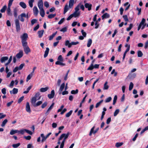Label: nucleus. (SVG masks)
I'll use <instances>...</instances> for the list:
<instances>
[{
    "label": "nucleus",
    "instance_id": "412c9836",
    "mask_svg": "<svg viewBox=\"0 0 148 148\" xmlns=\"http://www.w3.org/2000/svg\"><path fill=\"white\" fill-rule=\"evenodd\" d=\"M49 49L48 47L46 48V50L45 52V53L44 56V57L45 58H46L47 56L49 53Z\"/></svg>",
    "mask_w": 148,
    "mask_h": 148
},
{
    "label": "nucleus",
    "instance_id": "f3484780",
    "mask_svg": "<svg viewBox=\"0 0 148 148\" xmlns=\"http://www.w3.org/2000/svg\"><path fill=\"white\" fill-rule=\"evenodd\" d=\"M54 105V103H53L47 109L45 114L47 115L49 113V112L53 108V106Z\"/></svg>",
    "mask_w": 148,
    "mask_h": 148
},
{
    "label": "nucleus",
    "instance_id": "052dcab7",
    "mask_svg": "<svg viewBox=\"0 0 148 148\" xmlns=\"http://www.w3.org/2000/svg\"><path fill=\"white\" fill-rule=\"evenodd\" d=\"M123 17L125 21L127 22L128 21V17L127 15H123Z\"/></svg>",
    "mask_w": 148,
    "mask_h": 148
},
{
    "label": "nucleus",
    "instance_id": "5701e85b",
    "mask_svg": "<svg viewBox=\"0 0 148 148\" xmlns=\"http://www.w3.org/2000/svg\"><path fill=\"white\" fill-rule=\"evenodd\" d=\"M74 0H70L69 2V6L71 8L72 7L74 3Z\"/></svg>",
    "mask_w": 148,
    "mask_h": 148
},
{
    "label": "nucleus",
    "instance_id": "bb28decb",
    "mask_svg": "<svg viewBox=\"0 0 148 148\" xmlns=\"http://www.w3.org/2000/svg\"><path fill=\"white\" fill-rule=\"evenodd\" d=\"M62 61H57L56 62L55 64L57 65H59L63 66H65V64L62 63Z\"/></svg>",
    "mask_w": 148,
    "mask_h": 148
},
{
    "label": "nucleus",
    "instance_id": "4d7b16f0",
    "mask_svg": "<svg viewBox=\"0 0 148 148\" xmlns=\"http://www.w3.org/2000/svg\"><path fill=\"white\" fill-rule=\"evenodd\" d=\"M93 69V65H92V64H91L87 69L88 70H92Z\"/></svg>",
    "mask_w": 148,
    "mask_h": 148
},
{
    "label": "nucleus",
    "instance_id": "9b49d317",
    "mask_svg": "<svg viewBox=\"0 0 148 148\" xmlns=\"http://www.w3.org/2000/svg\"><path fill=\"white\" fill-rule=\"evenodd\" d=\"M23 55V51H19V53L16 55V57L18 58H20L22 57Z\"/></svg>",
    "mask_w": 148,
    "mask_h": 148
},
{
    "label": "nucleus",
    "instance_id": "3c124183",
    "mask_svg": "<svg viewBox=\"0 0 148 148\" xmlns=\"http://www.w3.org/2000/svg\"><path fill=\"white\" fill-rule=\"evenodd\" d=\"M123 144V143H116L115 146L117 147H119L122 146Z\"/></svg>",
    "mask_w": 148,
    "mask_h": 148
},
{
    "label": "nucleus",
    "instance_id": "473e14b6",
    "mask_svg": "<svg viewBox=\"0 0 148 148\" xmlns=\"http://www.w3.org/2000/svg\"><path fill=\"white\" fill-rule=\"evenodd\" d=\"M109 15L106 13L104 14L102 16V19H103L104 18H109Z\"/></svg>",
    "mask_w": 148,
    "mask_h": 148
},
{
    "label": "nucleus",
    "instance_id": "f257e3e1",
    "mask_svg": "<svg viewBox=\"0 0 148 148\" xmlns=\"http://www.w3.org/2000/svg\"><path fill=\"white\" fill-rule=\"evenodd\" d=\"M69 135V133L68 132L67 134H63L60 136L58 142V144H60L61 142L60 140L64 138V139L61 143L60 148H63L64 146V143L66 139L68 138Z\"/></svg>",
    "mask_w": 148,
    "mask_h": 148
},
{
    "label": "nucleus",
    "instance_id": "774afa93",
    "mask_svg": "<svg viewBox=\"0 0 148 148\" xmlns=\"http://www.w3.org/2000/svg\"><path fill=\"white\" fill-rule=\"evenodd\" d=\"M148 40L146 41L145 42V46H144V48L145 49H146L148 48Z\"/></svg>",
    "mask_w": 148,
    "mask_h": 148
},
{
    "label": "nucleus",
    "instance_id": "20e7f679",
    "mask_svg": "<svg viewBox=\"0 0 148 148\" xmlns=\"http://www.w3.org/2000/svg\"><path fill=\"white\" fill-rule=\"evenodd\" d=\"M24 51L25 53L27 54L30 52V49L27 45V43L24 44L22 45Z\"/></svg>",
    "mask_w": 148,
    "mask_h": 148
},
{
    "label": "nucleus",
    "instance_id": "a19ab883",
    "mask_svg": "<svg viewBox=\"0 0 148 148\" xmlns=\"http://www.w3.org/2000/svg\"><path fill=\"white\" fill-rule=\"evenodd\" d=\"M134 86V84L132 82H131L130 83L129 86V90L130 91L133 88Z\"/></svg>",
    "mask_w": 148,
    "mask_h": 148
},
{
    "label": "nucleus",
    "instance_id": "09e8293b",
    "mask_svg": "<svg viewBox=\"0 0 148 148\" xmlns=\"http://www.w3.org/2000/svg\"><path fill=\"white\" fill-rule=\"evenodd\" d=\"M32 88V86L29 87L27 89V90L24 91L23 93L24 94L27 93L29 91V90Z\"/></svg>",
    "mask_w": 148,
    "mask_h": 148
},
{
    "label": "nucleus",
    "instance_id": "680f3d73",
    "mask_svg": "<svg viewBox=\"0 0 148 148\" xmlns=\"http://www.w3.org/2000/svg\"><path fill=\"white\" fill-rule=\"evenodd\" d=\"M44 6L46 7L47 8H48L49 6V4L48 2L47 1H45L44 3Z\"/></svg>",
    "mask_w": 148,
    "mask_h": 148
},
{
    "label": "nucleus",
    "instance_id": "cd10ccee",
    "mask_svg": "<svg viewBox=\"0 0 148 148\" xmlns=\"http://www.w3.org/2000/svg\"><path fill=\"white\" fill-rule=\"evenodd\" d=\"M48 87H46L45 88H42L40 89V91L41 92H44L47 91L48 89Z\"/></svg>",
    "mask_w": 148,
    "mask_h": 148
},
{
    "label": "nucleus",
    "instance_id": "5fc2aeb1",
    "mask_svg": "<svg viewBox=\"0 0 148 148\" xmlns=\"http://www.w3.org/2000/svg\"><path fill=\"white\" fill-rule=\"evenodd\" d=\"M117 99V96L116 95L114 96V98L113 103V105H114L115 104L116 102Z\"/></svg>",
    "mask_w": 148,
    "mask_h": 148
},
{
    "label": "nucleus",
    "instance_id": "603ef678",
    "mask_svg": "<svg viewBox=\"0 0 148 148\" xmlns=\"http://www.w3.org/2000/svg\"><path fill=\"white\" fill-rule=\"evenodd\" d=\"M56 14H50L48 16V17L49 18H54L56 16Z\"/></svg>",
    "mask_w": 148,
    "mask_h": 148
},
{
    "label": "nucleus",
    "instance_id": "4be33fe9",
    "mask_svg": "<svg viewBox=\"0 0 148 148\" xmlns=\"http://www.w3.org/2000/svg\"><path fill=\"white\" fill-rule=\"evenodd\" d=\"M40 95V93L38 92L36 93L34 97L37 99L39 100L40 99L41 97Z\"/></svg>",
    "mask_w": 148,
    "mask_h": 148
},
{
    "label": "nucleus",
    "instance_id": "ddd939ff",
    "mask_svg": "<svg viewBox=\"0 0 148 148\" xmlns=\"http://www.w3.org/2000/svg\"><path fill=\"white\" fill-rule=\"evenodd\" d=\"M65 86V83H63L60 86L59 90V94H60L62 92V91L63 90Z\"/></svg>",
    "mask_w": 148,
    "mask_h": 148
},
{
    "label": "nucleus",
    "instance_id": "dca6fc26",
    "mask_svg": "<svg viewBox=\"0 0 148 148\" xmlns=\"http://www.w3.org/2000/svg\"><path fill=\"white\" fill-rule=\"evenodd\" d=\"M85 6L86 8H88V10H90L91 9L92 5L91 4L86 3L85 4Z\"/></svg>",
    "mask_w": 148,
    "mask_h": 148
},
{
    "label": "nucleus",
    "instance_id": "58836bf2",
    "mask_svg": "<svg viewBox=\"0 0 148 148\" xmlns=\"http://www.w3.org/2000/svg\"><path fill=\"white\" fill-rule=\"evenodd\" d=\"M34 2V0H29V4L31 8H32L33 6V3Z\"/></svg>",
    "mask_w": 148,
    "mask_h": 148
},
{
    "label": "nucleus",
    "instance_id": "79ce46f5",
    "mask_svg": "<svg viewBox=\"0 0 148 148\" xmlns=\"http://www.w3.org/2000/svg\"><path fill=\"white\" fill-rule=\"evenodd\" d=\"M73 112V110H70L69 112L67 113L66 114V117H69L72 114Z\"/></svg>",
    "mask_w": 148,
    "mask_h": 148
},
{
    "label": "nucleus",
    "instance_id": "6e6552de",
    "mask_svg": "<svg viewBox=\"0 0 148 148\" xmlns=\"http://www.w3.org/2000/svg\"><path fill=\"white\" fill-rule=\"evenodd\" d=\"M26 110L27 112L29 113H31V111L30 109L29 103L28 102H27L26 103Z\"/></svg>",
    "mask_w": 148,
    "mask_h": 148
},
{
    "label": "nucleus",
    "instance_id": "9d476101",
    "mask_svg": "<svg viewBox=\"0 0 148 148\" xmlns=\"http://www.w3.org/2000/svg\"><path fill=\"white\" fill-rule=\"evenodd\" d=\"M33 11L34 15L36 16H37L38 13V10L36 6H35L34 7Z\"/></svg>",
    "mask_w": 148,
    "mask_h": 148
},
{
    "label": "nucleus",
    "instance_id": "49530a36",
    "mask_svg": "<svg viewBox=\"0 0 148 148\" xmlns=\"http://www.w3.org/2000/svg\"><path fill=\"white\" fill-rule=\"evenodd\" d=\"M138 57H141L143 55V53L140 51H138Z\"/></svg>",
    "mask_w": 148,
    "mask_h": 148
},
{
    "label": "nucleus",
    "instance_id": "aec40b11",
    "mask_svg": "<svg viewBox=\"0 0 148 148\" xmlns=\"http://www.w3.org/2000/svg\"><path fill=\"white\" fill-rule=\"evenodd\" d=\"M18 89L14 88L12 91H10V92L11 94H15L18 92Z\"/></svg>",
    "mask_w": 148,
    "mask_h": 148
},
{
    "label": "nucleus",
    "instance_id": "e433bc0d",
    "mask_svg": "<svg viewBox=\"0 0 148 148\" xmlns=\"http://www.w3.org/2000/svg\"><path fill=\"white\" fill-rule=\"evenodd\" d=\"M108 82H105L104 84V87L103 89L104 90H107L109 86L107 85Z\"/></svg>",
    "mask_w": 148,
    "mask_h": 148
},
{
    "label": "nucleus",
    "instance_id": "0eeeda50",
    "mask_svg": "<svg viewBox=\"0 0 148 148\" xmlns=\"http://www.w3.org/2000/svg\"><path fill=\"white\" fill-rule=\"evenodd\" d=\"M38 6L39 9L43 8V3L42 0H39Z\"/></svg>",
    "mask_w": 148,
    "mask_h": 148
},
{
    "label": "nucleus",
    "instance_id": "69168bd1",
    "mask_svg": "<svg viewBox=\"0 0 148 148\" xmlns=\"http://www.w3.org/2000/svg\"><path fill=\"white\" fill-rule=\"evenodd\" d=\"M81 32L84 37H85L86 36V32H84V30H82L81 31Z\"/></svg>",
    "mask_w": 148,
    "mask_h": 148
},
{
    "label": "nucleus",
    "instance_id": "f8f14e48",
    "mask_svg": "<svg viewBox=\"0 0 148 148\" xmlns=\"http://www.w3.org/2000/svg\"><path fill=\"white\" fill-rule=\"evenodd\" d=\"M39 9L40 15L42 17H44L45 15V12L43 8Z\"/></svg>",
    "mask_w": 148,
    "mask_h": 148
},
{
    "label": "nucleus",
    "instance_id": "864d4df0",
    "mask_svg": "<svg viewBox=\"0 0 148 148\" xmlns=\"http://www.w3.org/2000/svg\"><path fill=\"white\" fill-rule=\"evenodd\" d=\"M37 20L36 19H33L31 21V25H33L37 22Z\"/></svg>",
    "mask_w": 148,
    "mask_h": 148
},
{
    "label": "nucleus",
    "instance_id": "f704fd0d",
    "mask_svg": "<svg viewBox=\"0 0 148 148\" xmlns=\"http://www.w3.org/2000/svg\"><path fill=\"white\" fill-rule=\"evenodd\" d=\"M42 103V101H39L36 103L34 106L36 107L38 106L41 105Z\"/></svg>",
    "mask_w": 148,
    "mask_h": 148
},
{
    "label": "nucleus",
    "instance_id": "0e129e2a",
    "mask_svg": "<svg viewBox=\"0 0 148 148\" xmlns=\"http://www.w3.org/2000/svg\"><path fill=\"white\" fill-rule=\"evenodd\" d=\"M133 25L132 24H130V25L129 27H128L127 28V31H130L132 28V27Z\"/></svg>",
    "mask_w": 148,
    "mask_h": 148
},
{
    "label": "nucleus",
    "instance_id": "ea45409f",
    "mask_svg": "<svg viewBox=\"0 0 148 148\" xmlns=\"http://www.w3.org/2000/svg\"><path fill=\"white\" fill-rule=\"evenodd\" d=\"M33 75V74L30 73L28 75L26 79V81L27 82L31 79V77H32Z\"/></svg>",
    "mask_w": 148,
    "mask_h": 148
},
{
    "label": "nucleus",
    "instance_id": "1a4fd4ad",
    "mask_svg": "<svg viewBox=\"0 0 148 148\" xmlns=\"http://www.w3.org/2000/svg\"><path fill=\"white\" fill-rule=\"evenodd\" d=\"M55 95V91L54 90H52L51 92V94H49L48 95V97L50 99L53 98Z\"/></svg>",
    "mask_w": 148,
    "mask_h": 148
},
{
    "label": "nucleus",
    "instance_id": "b1692460",
    "mask_svg": "<svg viewBox=\"0 0 148 148\" xmlns=\"http://www.w3.org/2000/svg\"><path fill=\"white\" fill-rule=\"evenodd\" d=\"M8 57H3L1 58V63H3L8 60Z\"/></svg>",
    "mask_w": 148,
    "mask_h": 148
},
{
    "label": "nucleus",
    "instance_id": "393cba45",
    "mask_svg": "<svg viewBox=\"0 0 148 148\" xmlns=\"http://www.w3.org/2000/svg\"><path fill=\"white\" fill-rule=\"evenodd\" d=\"M43 30H41L38 32V37L39 38H41L43 34Z\"/></svg>",
    "mask_w": 148,
    "mask_h": 148
},
{
    "label": "nucleus",
    "instance_id": "6ab92c4d",
    "mask_svg": "<svg viewBox=\"0 0 148 148\" xmlns=\"http://www.w3.org/2000/svg\"><path fill=\"white\" fill-rule=\"evenodd\" d=\"M145 21V19L144 18H143L141 22L140 23V25H143V27H142V28H141V29H143L145 26V25L144 24Z\"/></svg>",
    "mask_w": 148,
    "mask_h": 148
},
{
    "label": "nucleus",
    "instance_id": "39448f33",
    "mask_svg": "<svg viewBox=\"0 0 148 148\" xmlns=\"http://www.w3.org/2000/svg\"><path fill=\"white\" fill-rule=\"evenodd\" d=\"M15 24L16 25V31L18 32L20 29V25L19 20L17 19H16L15 20Z\"/></svg>",
    "mask_w": 148,
    "mask_h": 148
},
{
    "label": "nucleus",
    "instance_id": "423d86ee",
    "mask_svg": "<svg viewBox=\"0 0 148 148\" xmlns=\"http://www.w3.org/2000/svg\"><path fill=\"white\" fill-rule=\"evenodd\" d=\"M18 18L21 21L24 22L25 20L24 18H25V13H22L21 14L18 16Z\"/></svg>",
    "mask_w": 148,
    "mask_h": 148
},
{
    "label": "nucleus",
    "instance_id": "8fccbe9b",
    "mask_svg": "<svg viewBox=\"0 0 148 148\" xmlns=\"http://www.w3.org/2000/svg\"><path fill=\"white\" fill-rule=\"evenodd\" d=\"M103 100H101L99 102H98L96 104L95 107L97 108L103 102Z\"/></svg>",
    "mask_w": 148,
    "mask_h": 148
},
{
    "label": "nucleus",
    "instance_id": "338daca9",
    "mask_svg": "<svg viewBox=\"0 0 148 148\" xmlns=\"http://www.w3.org/2000/svg\"><path fill=\"white\" fill-rule=\"evenodd\" d=\"M25 65L24 64H21L19 66H18V68L19 69V70H21L23 68V66Z\"/></svg>",
    "mask_w": 148,
    "mask_h": 148
},
{
    "label": "nucleus",
    "instance_id": "c03bdc74",
    "mask_svg": "<svg viewBox=\"0 0 148 148\" xmlns=\"http://www.w3.org/2000/svg\"><path fill=\"white\" fill-rule=\"evenodd\" d=\"M8 122V120L7 119H5L3 122L1 126L2 127H4L7 123Z\"/></svg>",
    "mask_w": 148,
    "mask_h": 148
},
{
    "label": "nucleus",
    "instance_id": "a211bd4d",
    "mask_svg": "<svg viewBox=\"0 0 148 148\" xmlns=\"http://www.w3.org/2000/svg\"><path fill=\"white\" fill-rule=\"evenodd\" d=\"M69 6H68L67 4L65 5L63 13L64 14H65L67 12L69 9Z\"/></svg>",
    "mask_w": 148,
    "mask_h": 148
},
{
    "label": "nucleus",
    "instance_id": "c756f323",
    "mask_svg": "<svg viewBox=\"0 0 148 148\" xmlns=\"http://www.w3.org/2000/svg\"><path fill=\"white\" fill-rule=\"evenodd\" d=\"M92 42V41L91 39H89L88 40L87 43V47H90Z\"/></svg>",
    "mask_w": 148,
    "mask_h": 148
},
{
    "label": "nucleus",
    "instance_id": "a878e982",
    "mask_svg": "<svg viewBox=\"0 0 148 148\" xmlns=\"http://www.w3.org/2000/svg\"><path fill=\"white\" fill-rule=\"evenodd\" d=\"M16 133H18V130H11L10 132V134L11 135H13L14 134Z\"/></svg>",
    "mask_w": 148,
    "mask_h": 148
},
{
    "label": "nucleus",
    "instance_id": "72a5a7b5",
    "mask_svg": "<svg viewBox=\"0 0 148 148\" xmlns=\"http://www.w3.org/2000/svg\"><path fill=\"white\" fill-rule=\"evenodd\" d=\"M57 33V32H56L55 33L51 35L49 37V40H51L53 39V37L55 36Z\"/></svg>",
    "mask_w": 148,
    "mask_h": 148
},
{
    "label": "nucleus",
    "instance_id": "7ed1b4c3",
    "mask_svg": "<svg viewBox=\"0 0 148 148\" xmlns=\"http://www.w3.org/2000/svg\"><path fill=\"white\" fill-rule=\"evenodd\" d=\"M28 37L27 34L26 33L24 34L21 36L22 45L27 43L26 40Z\"/></svg>",
    "mask_w": 148,
    "mask_h": 148
},
{
    "label": "nucleus",
    "instance_id": "de8ad7c7",
    "mask_svg": "<svg viewBox=\"0 0 148 148\" xmlns=\"http://www.w3.org/2000/svg\"><path fill=\"white\" fill-rule=\"evenodd\" d=\"M47 105V101L44 102L41 106V108H44Z\"/></svg>",
    "mask_w": 148,
    "mask_h": 148
},
{
    "label": "nucleus",
    "instance_id": "e2e57ef3",
    "mask_svg": "<svg viewBox=\"0 0 148 148\" xmlns=\"http://www.w3.org/2000/svg\"><path fill=\"white\" fill-rule=\"evenodd\" d=\"M112 100V98L111 97H109L106 99L105 100V102L106 103L109 102Z\"/></svg>",
    "mask_w": 148,
    "mask_h": 148
},
{
    "label": "nucleus",
    "instance_id": "37998d69",
    "mask_svg": "<svg viewBox=\"0 0 148 148\" xmlns=\"http://www.w3.org/2000/svg\"><path fill=\"white\" fill-rule=\"evenodd\" d=\"M20 145L21 144L20 143H18L16 144H13L12 145V147L14 148H17L19 147Z\"/></svg>",
    "mask_w": 148,
    "mask_h": 148
},
{
    "label": "nucleus",
    "instance_id": "bf43d9fd",
    "mask_svg": "<svg viewBox=\"0 0 148 148\" xmlns=\"http://www.w3.org/2000/svg\"><path fill=\"white\" fill-rule=\"evenodd\" d=\"M58 61H63V60L61 55H59L58 58Z\"/></svg>",
    "mask_w": 148,
    "mask_h": 148
},
{
    "label": "nucleus",
    "instance_id": "4c0bfd02",
    "mask_svg": "<svg viewBox=\"0 0 148 148\" xmlns=\"http://www.w3.org/2000/svg\"><path fill=\"white\" fill-rule=\"evenodd\" d=\"M26 132V129H22L20 130H18L19 133L21 134H24Z\"/></svg>",
    "mask_w": 148,
    "mask_h": 148
},
{
    "label": "nucleus",
    "instance_id": "c85d7f7f",
    "mask_svg": "<svg viewBox=\"0 0 148 148\" xmlns=\"http://www.w3.org/2000/svg\"><path fill=\"white\" fill-rule=\"evenodd\" d=\"M19 5L24 9L26 7L25 3L23 2H20L19 3Z\"/></svg>",
    "mask_w": 148,
    "mask_h": 148
},
{
    "label": "nucleus",
    "instance_id": "2f4dec72",
    "mask_svg": "<svg viewBox=\"0 0 148 148\" xmlns=\"http://www.w3.org/2000/svg\"><path fill=\"white\" fill-rule=\"evenodd\" d=\"M65 45L66 46H68L69 48L71 47V42H70L68 40H66L65 41Z\"/></svg>",
    "mask_w": 148,
    "mask_h": 148
},
{
    "label": "nucleus",
    "instance_id": "f03ea898",
    "mask_svg": "<svg viewBox=\"0 0 148 148\" xmlns=\"http://www.w3.org/2000/svg\"><path fill=\"white\" fill-rule=\"evenodd\" d=\"M79 5H77L75 8V11L72 14L74 17H76L80 15V12L79 11Z\"/></svg>",
    "mask_w": 148,
    "mask_h": 148
},
{
    "label": "nucleus",
    "instance_id": "13d9d810",
    "mask_svg": "<svg viewBox=\"0 0 148 148\" xmlns=\"http://www.w3.org/2000/svg\"><path fill=\"white\" fill-rule=\"evenodd\" d=\"M78 92V90L76 89L75 90H72L71 91V93L72 94H75L77 93Z\"/></svg>",
    "mask_w": 148,
    "mask_h": 148
},
{
    "label": "nucleus",
    "instance_id": "2eb2a0df",
    "mask_svg": "<svg viewBox=\"0 0 148 148\" xmlns=\"http://www.w3.org/2000/svg\"><path fill=\"white\" fill-rule=\"evenodd\" d=\"M10 6H11L8 5V7L7 10V13L8 15L11 16L12 15V14L11 12Z\"/></svg>",
    "mask_w": 148,
    "mask_h": 148
},
{
    "label": "nucleus",
    "instance_id": "a18cd8bd",
    "mask_svg": "<svg viewBox=\"0 0 148 148\" xmlns=\"http://www.w3.org/2000/svg\"><path fill=\"white\" fill-rule=\"evenodd\" d=\"M7 8V6L6 5H4L3 8L1 10L0 12L2 13L4 12L6 9Z\"/></svg>",
    "mask_w": 148,
    "mask_h": 148
},
{
    "label": "nucleus",
    "instance_id": "c9c22d12",
    "mask_svg": "<svg viewBox=\"0 0 148 148\" xmlns=\"http://www.w3.org/2000/svg\"><path fill=\"white\" fill-rule=\"evenodd\" d=\"M40 136L42 137V138L41 140V141L42 142H43L44 141H45L46 139L47 138V137H46V136L45 137L44 136V134H41L40 135Z\"/></svg>",
    "mask_w": 148,
    "mask_h": 148
},
{
    "label": "nucleus",
    "instance_id": "6e6d98bb",
    "mask_svg": "<svg viewBox=\"0 0 148 148\" xmlns=\"http://www.w3.org/2000/svg\"><path fill=\"white\" fill-rule=\"evenodd\" d=\"M119 109H117L115 111L114 114V116H116L117 114L119 113Z\"/></svg>",
    "mask_w": 148,
    "mask_h": 148
},
{
    "label": "nucleus",
    "instance_id": "4468645a",
    "mask_svg": "<svg viewBox=\"0 0 148 148\" xmlns=\"http://www.w3.org/2000/svg\"><path fill=\"white\" fill-rule=\"evenodd\" d=\"M38 100L35 97H34L32 98L31 100V103L34 106L36 103V101Z\"/></svg>",
    "mask_w": 148,
    "mask_h": 148
},
{
    "label": "nucleus",
    "instance_id": "7c9ffc66",
    "mask_svg": "<svg viewBox=\"0 0 148 148\" xmlns=\"http://www.w3.org/2000/svg\"><path fill=\"white\" fill-rule=\"evenodd\" d=\"M17 9L16 8H14L13 10V13L14 16L15 18H16L17 16Z\"/></svg>",
    "mask_w": 148,
    "mask_h": 148
}]
</instances>
